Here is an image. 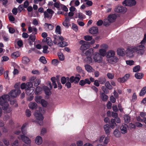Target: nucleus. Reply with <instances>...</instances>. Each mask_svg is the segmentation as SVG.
<instances>
[{
    "label": "nucleus",
    "mask_w": 146,
    "mask_h": 146,
    "mask_svg": "<svg viewBox=\"0 0 146 146\" xmlns=\"http://www.w3.org/2000/svg\"><path fill=\"white\" fill-rule=\"evenodd\" d=\"M146 41V34L144 35V38L140 42V44L136 46H127L125 50L126 56L129 58L134 57L135 52L137 56L143 55L145 52V43Z\"/></svg>",
    "instance_id": "f257e3e1"
},
{
    "label": "nucleus",
    "mask_w": 146,
    "mask_h": 146,
    "mask_svg": "<svg viewBox=\"0 0 146 146\" xmlns=\"http://www.w3.org/2000/svg\"><path fill=\"white\" fill-rule=\"evenodd\" d=\"M26 125L23 124L21 128V130L23 135H21V140L28 146H30L31 143V139L27 136H26L25 135L27 133L26 131L25 130V127Z\"/></svg>",
    "instance_id": "f03ea898"
},
{
    "label": "nucleus",
    "mask_w": 146,
    "mask_h": 146,
    "mask_svg": "<svg viewBox=\"0 0 146 146\" xmlns=\"http://www.w3.org/2000/svg\"><path fill=\"white\" fill-rule=\"evenodd\" d=\"M9 100V96L8 95H4L0 97V104L2 106L3 110H7L9 106L7 102Z\"/></svg>",
    "instance_id": "7ed1b4c3"
},
{
    "label": "nucleus",
    "mask_w": 146,
    "mask_h": 146,
    "mask_svg": "<svg viewBox=\"0 0 146 146\" xmlns=\"http://www.w3.org/2000/svg\"><path fill=\"white\" fill-rule=\"evenodd\" d=\"M34 115L37 120V121L39 124L40 125H42V121L44 119L42 115L37 111H36L34 113Z\"/></svg>",
    "instance_id": "20e7f679"
},
{
    "label": "nucleus",
    "mask_w": 146,
    "mask_h": 146,
    "mask_svg": "<svg viewBox=\"0 0 146 146\" xmlns=\"http://www.w3.org/2000/svg\"><path fill=\"white\" fill-rule=\"evenodd\" d=\"M110 139L109 136L106 137L105 135H103L100 136L99 141L100 143H103L104 145H107Z\"/></svg>",
    "instance_id": "39448f33"
},
{
    "label": "nucleus",
    "mask_w": 146,
    "mask_h": 146,
    "mask_svg": "<svg viewBox=\"0 0 146 146\" xmlns=\"http://www.w3.org/2000/svg\"><path fill=\"white\" fill-rule=\"evenodd\" d=\"M80 44L82 45L80 47V49L83 51L88 48L90 47V44L87 42L83 40H81L80 42Z\"/></svg>",
    "instance_id": "423d86ee"
},
{
    "label": "nucleus",
    "mask_w": 146,
    "mask_h": 146,
    "mask_svg": "<svg viewBox=\"0 0 146 146\" xmlns=\"http://www.w3.org/2000/svg\"><path fill=\"white\" fill-rule=\"evenodd\" d=\"M21 93V91L19 88L18 89L13 90H11L9 94V96L13 98H15Z\"/></svg>",
    "instance_id": "0eeeda50"
},
{
    "label": "nucleus",
    "mask_w": 146,
    "mask_h": 146,
    "mask_svg": "<svg viewBox=\"0 0 146 146\" xmlns=\"http://www.w3.org/2000/svg\"><path fill=\"white\" fill-rule=\"evenodd\" d=\"M122 4L125 6H131L135 5L136 2L135 0H125L123 2Z\"/></svg>",
    "instance_id": "6e6552de"
},
{
    "label": "nucleus",
    "mask_w": 146,
    "mask_h": 146,
    "mask_svg": "<svg viewBox=\"0 0 146 146\" xmlns=\"http://www.w3.org/2000/svg\"><path fill=\"white\" fill-rule=\"evenodd\" d=\"M127 10V9L125 7L121 6H118L115 9V11L117 13L122 12L125 13L126 12Z\"/></svg>",
    "instance_id": "1a4fd4ad"
},
{
    "label": "nucleus",
    "mask_w": 146,
    "mask_h": 146,
    "mask_svg": "<svg viewBox=\"0 0 146 146\" xmlns=\"http://www.w3.org/2000/svg\"><path fill=\"white\" fill-rule=\"evenodd\" d=\"M93 49L92 48H90L86 52L83 51L82 54L83 56H86V57H91L93 54Z\"/></svg>",
    "instance_id": "9d476101"
},
{
    "label": "nucleus",
    "mask_w": 146,
    "mask_h": 146,
    "mask_svg": "<svg viewBox=\"0 0 146 146\" xmlns=\"http://www.w3.org/2000/svg\"><path fill=\"white\" fill-rule=\"evenodd\" d=\"M54 40H53L54 43L56 44L58 42H60V41H63L64 38L62 36H60L55 35H54Z\"/></svg>",
    "instance_id": "9b49d317"
},
{
    "label": "nucleus",
    "mask_w": 146,
    "mask_h": 146,
    "mask_svg": "<svg viewBox=\"0 0 146 146\" xmlns=\"http://www.w3.org/2000/svg\"><path fill=\"white\" fill-rule=\"evenodd\" d=\"M128 129V125L125 123L122 124L120 128L121 133L123 134L127 133Z\"/></svg>",
    "instance_id": "f8f14e48"
},
{
    "label": "nucleus",
    "mask_w": 146,
    "mask_h": 146,
    "mask_svg": "<svg viewBox=\"0 0 146 146\" xmlns=\"http://www.w3.org/2000/svg\"><path fill=\"white\" fill-rule=\"evenodd\" d=\"M117 53L120 56H124L126 54L125 50L123 48H119L117 49Z\"/></svg>",
    "instance_id": "ddd939ff"
},
{
    "label": "nucleus",
    "mask_w": 146,
    "mask_h": 146,
    "mask_svg": "<svg viewBox=\"0 0 146 146\" xmlns=\"http://www.w3.org/2000/svg\"><path fill=\"white\" fill-rule=\"evenodd\" d=\"M28 31L29 33H32L33 34L35 35L37 33V29L35 27L29 26L28 28Z\"/></svg>",
    "instance_id": "4468645a"
},
{
    "label": "nucleus",
    "mask_w": 146,
    "mask_h": 146,
    "mask_svg": "<svg viewBox=\"0 0 146 146\" xmlns=\"http://www.w3.org/2000/svg\"><path fill=\"white\" fill-rule=\"evenodd\" d=\"M89 32L93 35L97 34L98 32V30L97 27H93L91 28L89 30Z\"/></svg>",
    "instance_id": "2eb2a0df"
},
{
    "label": "nucleus",
    "mask_w": 146,
    "mask_h": 146,
    "mask_svg": "<svg viewBox=\"0 0 146 146\" xmlns=\"http://www.w3.org/2000/svg\"><path fill=\"white\" fill-rule=\"evenodd\" d=\"M115 52L113 50H110L108 51L106 53V57L108 58H110L115 56Z\"/></svg>",
    "instance_id": "dca6fc26"
},
{
    "label": "nucleus",
    "mask_w": 146,
    "mask_h": 146,
    "mask_svg": "<svg viewBox=\"0 0 146 146\" xmlns=\"http://www.w3.org/2000/svg\"><path fill=\"white\" fill-rule=\"evenodd\" d=\"M104 128L105 133L108 135H109L111 129L109 125L108 124L105 125L104 126Z\"/></svg>",
    "instance_id": "f3484780"
},
{
    "label": "nucleus",
    "mask_w": 146,
    "mask_h": 146,
    "mask_svg": "<svg viewBox=\"0 0 146 146\" xmlns=\"http://www.w3.org/2000/svg\"><path fill=\"white\" fill-rule=\"evenodd\" d=\"M35 143L37 145H40L42 142V138L39 136H37L35 138Z\"/></svg>",
    "instance_id": "a211bd4d"
},
{
    "label": "nucleus",
    "mask_w": 146,
    "mask_h": 146,
    "mask_svg": "<svg viewBox=\"0 0 146 146\" xmlns=\"http://www.w3.org/2000/svg\"><path fill=\"white\" fill-rule=\"evenodd\" d=\"M109 23L114 22L116 18V16L114 14L110 15L108 18Z\"/></svg>",
    "instance_id": "6ab92c4d"
},
{
    "label": "nucleus",
    "mask_w": 146,
    "mask_h": 146,
    "mask_svg": "<svg viewBox=\"0 0 146 146\" xmlns=\"http://www.w3.org/2000/svg\"><path fill=\"white\" fill-rule=\"evenodd\" d=\"M101 56L100 54L97 53L94 56L93 58L96 62H100L102 59Z\"/></svg>",
    "instance_id": "aec40b11"
},
{
    "label": "nucleus",
    "mask_w": 146,
    "mask_h": 146,
    "mask_svg": "<svg viewBox=\"0 0 146 146\" xmlns=\"http://www.w3.org/2000/svg\"><path fill=\"white\" fill-rule=\"evenodd\" d=\"M34 89V88H32L31 89H26L25 90L26 94L28 95L33 94L35 93Z\"/></svg>",
    "instance_id": "412c9836"
},
{
    "label": "nucleus",
    "mask_w": 146,
    "mask_h": 146,
    "mask_svg": "<svg viewBox=\"0 0 146 146\" xmlns=\"http://www.w3.org/2000/svg\"><path fill=\"white\" fill-rule=\"evenodd\" d=\"M86 70L88 72H92L94 71V69L90 65L87 64L85 65Z\"/></svg>",
    "instance_id": "4be33fe9"
},
{
    "label": "nucleus",
    "mask_w": 146,
    "mask_h": 146,
    "mask_svg": "<svg viewBox=\"0 0 146 146\" xmlns=\"http://www.w3.org/2000/svg\"><path fill=\"white\" fill-rule=\"evenodd\" d=\"M118 60V58L115 56L108 59V62L111 63H116L117 62Z\"/></svg>",
    "instance_id": "5701e85b"
},
{
    "label": "nucleus",
    "mask_w": 146,
    "mask_h": 146,
    "mask_svg": "<svg viewBox=\"0 0 146 146\" xmlns=\"http://www.w3.org/2000/svg\"><path fill=\"white\" fill-rule=\"evenodd\" d=\"M37 106V104L35 102H31L29 105V108L32 110L36 109Z\"/></svg>",
    "instance_id": "b1692460"
},
{
    "label": "nucleus",
    "mask_w": 146,
    "mask_h": 146,
    "mask_svg": "<svg viewBox=\"0 0 146 146\" xmlns=\"http://www.w3.org/2000/svg\"><path fill=\"white\" fill-rule=\"evenodd\" d=\"M44 26L45 29L47 31H50L52 30L53 29V26L52 25L47 23H45Z\"/></svg>",
    "instance_id": "393cba45"
},
{
    "label": "nucleus",
    "mask_w": 146,
    "mask_h": 146,
    "mask_svg": "<svg viewBox=\"0 0 146 146\" xmlns=\"http://www.w3.org/2000/svg\"><path fill=\"white\" fill-rule=\"evenodd\" d=\"M43 90L46 95H50L51 94L50 90L46 86L43 87Z\"/></svg>",
    "instance_id": "a878e982"
},
{
    "label": "nucleus",
    "mask_w": 146,
    "mask_h": 146,
    "mask_svg": "<svg viewBox=\"0 0 146 146\" xmlns=\"http://www.w3.org/2000/svg\"><path fill=\"white\" fill-rule=\"evenodd\" d=\"M30 61V59L27 57L25 56L22 58V62L24 64H28Z\"/></svg>",
    "instance_id": "bb28decb"
},
{
    "label": "nucleus",
    "mask_w": 146,
    "mask_h": 146,
    "mask_svg": "<svg viewBox=\"0 0 146 146\" xmlns=\"http://www.w3.org/2000/svg\"><path fill=\"white\" fill-rule=\"evenodd\" d=\"M130 117L128 115H125L123 117L124 122L126 123H128L130 120Z\"/></svg>",
    "instance_id": "cd10ccee"
},
{
    "label": "nucleus",
    "mask_w": 146,
    "mask_h": 146,
    "mask_svg": "<svg viewBox=\"0 0 146 146\" xmlns=\"http://www.w3.org/2000/svg\"><path fill=\"white\" fill-rule=\"evenodd\" d=\"M113 134L115 137L117 138L120 137L121 136L120 133L117 129H116L114 130Z\"/></svg>",
    "instance_id": "c85d7f7f"
},
{
    "label": "nucleus",
    "mask_w": 146,
    "mask_h": 146,
    "mask_svg": "<svg viewBox=\"0 0 146 146\" xmlns=\"http://www.w3.org/2000/svg\"><path fill=\"white\" fill-rule=\"evenodd\" d=\"M42 100V97L40 96H37L35 97V101L37 103H40Z\"/></svg>",
    "instance_id": "c756f323"
},
{
    "label": "nucleus",
    "mask_w": 146,
    "mask_h": 146,
    "mask_svg": "<svg viewBox=\"0 0 146 146\" xmlns=\"http://www.w3.org/2000/svg\"><path fill=\"white\" fill-rule=\"evenodd\" d=\"M135 77L137 79H141L143 76V74L142 73H137L135 74Z\"/></svg>",
    "instance_id": "7c9ffc66"
},
{
    "label": "nucleus",
    "mask_w": 146,
    "mask_h": 146,
    "mask_svg": "<svg viewBox=\"0 0 146 146\" xmlns=\"http://www.w3.org/2000/svg\"><path fill=\"white\" fill-rule=\"evenodd\" d=\"M58 45L60 47H64L67 46L68 43L66 42L61 41V42H58Z\"/></svg>",
    "instance_id": "2f4dec72"
},
{
    "label": "nucleus",
    "mask_w": 146,
    "mask_h": 146,
    "mask_svg": "<svg viewBox=\"0 0 146 146\" xmlns=\"http://www.w3.org/2000/svg\"><path fill=\"white\" fill-rule=\"evenodd\" d=\"M110 127L112 129H113L115 126H116V124L115 122V120L113 119H111L110 123Z\"/></svg>",
    "instance_id": "473e14b6"
},
{
    "label": "nucleus",
    "mask_w": 146,
    "mask_h": 146,
    "mask_svg": "<svg viewBox=\"0 0 146 146\" xmlns=\"http://www.w3.org/2000/svg\"><path fill=\"white\" fill-rule=\"evenodd\" d=\"M100 97L102 100L104 101H107L108 98V96L103 93L101 94Z\"/></svg>",
    "instance_id": "72a5a7b5"
},
{
    "label": "nucleus",
    "mask_w": 146,
    "mask_h": 146,
    "mask_svg": "<svg viewBox=\"0 0 146 146\" xmlns=\"http://www.w3.org/2000/svg\"><path fill=\"white\" fill-rule=\"evenodd\" d=\"M20 55V52L19 51H17L13 53L11 56L13 58H15L19 56Z\"/></svg>",
    "instance_id": "f704fd0d"
},
{
    "label": "nucleus",
    "mask_w": 146,
    "mask_h": 146,
    "mask_svg": "<svg viewBox=\"0 0 146 146\" xmlns=\"http://www.w3.org/2000/svg\"><path fill=\"white\" fill-rule=\"evenodd\" d=\"M85 62L87 63L90 64L92 62V59L91 57L88 56L86 57L84 60Z\"/></svg>",
    "instance_id": "c9c22d12"
},
{
    "label": "nucleus",
    "mask_w": 146,
    "mask_h": 146,
    "mask_svg": "<svg viewBox=\"0 0 146 146\" xmlns=\"http://www.w3.org/2000/svg\"><path fill=\"white\" fill-rule=\"evenodd\" d=\"M46 42L50 46L52 45V42L51 39L49 37H47L46 38Z\"/></svg>",
    "instance_id": "e433bc0d"
},
{
    "label": "nucleus",
    "mask_w": 146,
    "mask_h": 146,
    "mask_svg": "<svg viewBox=\"0 0 146 146\" xmlns=\"http://www.w3.org/2000/svg\"><path fill=\"white\" fill-rule=\"evenodd\" d=\"M42 92V88L39 86H38L36 88L35 91L36 94H40Z\"/></svg>",
    "instance_id": "4c0bfd02"
},
{
    "label": "nucleus",
    "mask_w": 146,
    "mask_h": 146,
    "mask_svg": "<svg viewBox=\"0 0 146 146\" xmlns=\"http://www.w3.org/2000/svg\"><path fill=\"white\" fill-rule=\"evenodd\" d=\"M146 92V86L142 88L140 92L139 96H143Z\"/></svg>",
    "instance_id": "58836bf2"
},
{
    "label": "nucleus",
    "mask_w": 146,
    "mask_h": 146,
    "mask_svg": "<svg viewBox=\"0 0 146 146\" xmlns=\"http://www.w3.org/2000/svg\"><path fill=\"white\" fill-rule=\"evenodd\" d=\"M108 45L106 44H101L100 46V49L106 51L108 50Z\"/></svg>",
    "instance_id": "ea45409f"
},
{
    "label": "nucleus",
    "mask_w": 146,
    "mask_h": 146,
    "mask_svg": "<svg viewBox=\"0 0 146 146\" xmlns=\"http://www.w3.org/2000/svg\"><path fill=\"white\" fill-rule=\"evenodd\" d=\"M100 54L102 56H104L106 54V51L100 49L99 50Z\"/></svg>",
    "instance_id": "a19ab883"
},
{
    "label": "nucleus",
    "mask_w": 146,
    "mask_h": 146,
    "mask_svg": "<svg viewBox=\"0 0 146 146\" xmlns=\"http://www.w3.org/2000/svg\"><path fill=\"white\" fill-rule=\"evenodd\" d=\"M98 80L100 83L102 84H104L106 81V80L104 77L99 78Z\"/></svg>",
    "instance_id": "79ce46f5"
},
{
    "label": "nucleus",
    "mask_w": 146,
    "mask_h": 146,
    "mask_svg": "<svg viewBox=\"0 0 146 146\" xmlns=\"http://www.w3.org/2000/svg\"><path fill=\"white\" fill-rule=\"evenodd\" d=\"M80 78L81 76L79 74L76 75V76L74 77V81L75 84H77L78 82L80 79Z\"/></svg>",
    "instance_id": "37998d69"
},
{
    "label": "nucleus",
    "mask_w": 146,
    "mask_h": 146,
    "mask_svg": "<svg viewBox=\"0 0 146 146\" xmlns=\"http://www.w3.org/2000/svg\"><path fill=\"white\" fill-rule=\"evenodd\" d=\"M44 17L45 18H51L52 17V15H50L47 11H45L44 12Z\"/></svg>",
    "instance_id": "c03bdc74"
},
{
    "label": "nucleus",
    "mask_w": 146,
    "mask_h": 146,
    "mask_svg": "<svg viewBox=\"0 0 146 146\" xmlns=\"http://www.w3.org/2000/svg\"><path fill=\"white\" fill-rule=\"evenodd\" d=\"M55 32L56 34H58L59 35L61 34L60 27L59 26L57 25L56 26V28Z\"/></svg>",
    "instance_id": "a18cd8bd"
},
{
    "label": "nucleus",
    "mask_w": 146,
    "mask_h": 146,
    "mask_svg": "<svg viewBox=\"0 0 146 146\" xmlns=\"http://www.w3.org/2000/svg\"><path fill=\"white\" fill-rule=\"evenodd\" d=\"M106 87L109 90H111L112 89V87L111 85L110 82L109 81H107L105 84Z\"/></svg>",
    "instance_id": "49530a36"
},
{
    "label": "nucleus",
    "mask_w": 146,
    "mask_h": 146,
    "mask_svg": "<svg viewBox=\"0 0 146 146\" xmlns=\"http://www.w3.org/2000/svg\"><path fill=\"white\" fill-rule=\"evenodd\" d=\"M107 76L109 79L112 80L114 78V74L113 73H108L107 74Z\"/></svg>",
    "instance_id": "de8ad7c7"
},
{
    "label": "nucleus",
    "mask_w": 146,
    "mask_h": 146,
    "mask_svg": "<svg viewBox=\"0 0 146 146\" xmlns=\"http://www.w3.org/2000/svg\"><path fill=\"white\" fill-rule=\"evenodd\" d=\"M26 89H31L33 87V84L31 82H28L26 84Z\"/></svg>",
    "instance_id": "09e8293b"
},
{
    "label": "nucleus",
    "mask_w": 146,
    "mask_h": 146,
    "mask_svg": "<svg viewBox=\"0 0 146 146\" xmlns=\"http://www.w3.org/2000/svg\"><path fill=\"white\" fill-rule=\"evenodd\" d=\"M40 80L39 79H36L34 82V85L36 86L39 85L40 83Z\"/></svg>",
    "instance_id": "8fccbe9b"
},
{
    "label": "nucleus",
    "mask_w": 146,
    "mask_h": 146,
    "mask_svg": "<svg viewBox=\"0 0 146 146\" xmlns=\"http://www.w3.org/2000/svg\"><path fill=\"white\" fill-rule=\"evenodd\" d=\"M42 48L43 49V52L44 53H47L48 52V51L47 50L48 47L47 46L44 45L43 46Z\"/></svg>",
    "instance_id": "3c124183"
},
{
    "label": "nucleus",
    "mask_w": 146,
    "mask_h": 146,
    "mask_svg": "<svg viewBox=\"0 0 146 146\" xmlns=\"http://www.w3.org/2000/svg\"><path fill=\"white\" fill-rule=\"evenodd\" d=\"M36 38V36L34 34H33V35H31L29 37V39L31 40L33 42H34Z\"/></svg>",
    "instance_id": "603ef678"
},
{
    "label": "nucleus",
    "mask_w": 146,
    "mask_h": 146,
    "mask_svg": "<svg viewBox=\"0 0 146 146\" xmlns=\"http://www.w3.org/2000/svg\"><path fill=\"white\" fill-rule=\"evenodd\" d=\"M140 69V66H137L134 67L133 68V71L134 72H136L139 71Z\"/></svg>",
    "instance_id": "864d4df0"
},
{
    "label": "nucleus",
    "mask_w": 146,
    "mask_h": 146,
    "mask_svg": "<svg viewBox=\"0 0 146 146\" xmlns=\"http://www.w3.org/2000/svg\"><path fill=\"white\" fill-rule=\"evenodd\" d=\"M137 96L136 94L135 93H134L132 96L131 101L134 102L137 100Z\"/></svg>",
    "instance_id": "5fc2aeb1"
},
{
    "label": "nucleus",
    "mask_w": 146,
    "mask_h": 146,
    "mask_svg": "<svg viewBox=\"0 0 146 146\" xmlns=\"http://www.w3.org/2000/svg\"><path fill=\"white\" fill-rule=\"evenodd\" d=\"M39 60L41 62L44 64L46 63L47 61L45 59V58L44 56H41Z\"/></svg>",
    "instance_id": "6e6d98bb"
},
{
    "label": "nucleus",
    "mask_w": 146,
    "mask_h": 146,
    "mask_svg": "<svg viewBox=\"0 0 146 146\" xmlns=\"http://www.w3.org/2000/svg\"><path fill=\"white\" fill-rule=\"evenodd\" d=\"M52 63L54 66H56L58 64L59 62L57 60L54 59L52 60Z\"/></svg>",
    "instance_id": "4d7b16f0"
},
{
    "label": "nucleus",
    "mask_w": 146,
    "mask_h": 146,
    "mask_svg": "<svg viewBox=\"0 0 146 146\" xmlns=\"http://www.w3.org/2000/svg\"><path fill=\"white\" fill-rule=\"evenodd\" d=\"M84 39L86 41H89L92 40V37L89 35H86L84 36Z\"/></svg>",
    "instance_id": "13d9d810"
},
{
    "label": "nucleus",
    "mask_w": 146,
    "mask_h": 146,
    "mask_svg": "<svg viewBox=\"0 0 146 146\" xmlns=\"http://www.w3.org/2000/svg\"><path fill=\"white\" fill-rule=\"evenodd\" d=\"M111 23H109L108 19H106L104 21V24L105 26H108L110 25Z\"/></svg>",
    "instance_id": "bf43d9fd"
},
{
    "label": "nucleus",
    "mask_w": 146,
    "mask_h": 146,
    "mask_svg": "<svg viewBox=\"0 0 146 146\" xmlns=\"http://www.w3.org/2000/svg\"><path fill=\"white\" fill-rule=\"evenodd\" d=\"M76 145L77 146H83V141L81 140H78L76 141Z\"/></svg>",
    "instance_id": "052dcab7"
},
{
    "label": "nucleus",
    "mask_w": 146,
    "mask_h": 146,
    "mask_svg": "<svg viewBox=\"0 0 146 146\" xmlns=\"http://www.w3.org/2000/svg\"><path fill=\"white\" fill-rule=\"evenodd\" d=\"M66 78L65 77H62L61 79V83L64 84L66 82Z\"/></svg>",
    "instance_id": "680f3d73"
},
{
    "label": "nucleus",
    "mask_w": 146,
    "mask_h": 146,
    "mask_svg": "<svg viewBox=\"0 0 146 146\" xmlns=\"http://www.w3.org/2000/svg\"><path fill=\"white\" fill-rule=\"evenodd\" d=\"M40 104L43 107H45L47 106V103L44 100L42 99L40 102Z\"/></svg>",
    "instance_id": "e2e57ef3"
},
{
    "label": "nucleus",
    "mask_w": 146,
    "mask_h": 146,
    "mask_svg": "<svg viewBox=\"0 0 146 146\" xmlns=\"http://www.w3.org/2000/svg\"><path fill=\"white\" fill-rule=\"evenodd\" d=\"M126 62L127 65L130 66L133 64L134 62L133 61V60H127Z\"/></svg>",
    "instance_id": "0e129e2a"
},
{
    "label": "nucleus",
    "mask_w": 146,
    "mask_h": 146,
    "mask_svg": "<svg viewBox=\"0 0 146 146\" xmlns=\"http://www.w3.org/2000/svg\"><path fill=\"white\" fill-rule=\"evenodd\" d=\"M59 59L61 60H63L64 59V57L62 53H59L58 54Z\"/></svg>",
    "instance_id": "69168bd1"
},
{
    "label": "nucleus",
    "mask_w": 146,
    "mask_h": 146,
    "mask_svg": "<svg viewBox=\"0 0 146 146\" xmlns=\"http://www.w3.org/2000/svg\"><path fill=\"white\" fill-rule=\"evenodd\" d=\"M78 17L80 19H83L84 17V15L82 13H77Z\"/></svg>",
    "instance_id": "338daca9"
},
{
    "label": "nucleus",
    "mask_w": 146,
    "mask_h": 146,
    "mask_svg": "<svg viewBox=\"0 0 146 146\" xmlns=\"http://www.w3.org/2000/svg\"><path fill=\"white\" fill-rule=\"evenodd\" d=\"M62 24L66 28H68L70 25L69 23H68L65 21Z\"/></svg>",
    "instance_id": "774afa93"
}]
</instances>
